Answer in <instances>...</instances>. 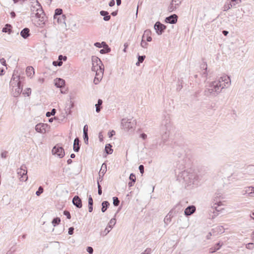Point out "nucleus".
Returning <instances> with one entry per match:
<instances>
[{
  "mask_svg": "<svg viewBox=\"0 0 254 254\" xmlns=\"http://www.w3.org/2000/svg\"><path fill=\"white\" fill-rule=\"evenodd\" d=\"M231 84L229 76L223 75L218 80L211 82L205 86L204 95L208 97H214L217 96L224 88H227Z\"/></svg>",
  "mask_w": 254,
  "mask_h": 254,
  "instance_id": "obj_1",
  "label": "nucleus"
},
{
  "mask_svg": "<svg viewBox=\"0 0 254 254\" xmlns=\"http://www.w3.org/2000/svg\"><path fill=\"white\" fill-rule=\"evenodd\" d=\"M177 180L185 186L197 185L198 176L192 170L188 169L180 173Z\"/></svg>",
  "mask_w": 254,
  "mask_h": 254,
  "instance_id": "obj_2",
  "label": "nucleus"
},
{
  "mask_svg": "<svg viewBox=\"0 0 254 254\" xmlns=\"http://www.w3.org/2000/svg\"><path fill=\"white\" fill-rule=\"evenodd\" d=\"M33 0V2H31L32 3L31 6V16L39 18V20L41 21L43 24H44L46 21V17L42 6L37 0Z\"/></svg>",
  "mask_w": 254,
  "mask_h": 254,
  "instance_id": "obj_3",
  "label": "nucleus"
},
{
  "mask_svg": "<svg viewBox=\"0 0 254 254\" xmlns=\"http://www.w3.org/2000/svg\"><path fill=\"white\" fill-rule=\"evenodd\" d=\"M171 128L170 118L168 115L165 116L164 119L162 121L160 128L162 139L164 142H165L168 139Z\"/></svg>",
  "mask_w": 254,
  "mask_h": 254,
  "instance_id": "obj_4",
  "label": "nucleus"
},
{
  "mask_svg": "<svg viewBox=\"0 0 254 254\" xmlns=\"http://www.w3.org/2000/svg\"><path fill=\"white\" fill-rule=\"evenodd\" d=\"M171 128L170 118L168 115L165 116L164 119L162 121L160 128L162 139L164 142H165L168 139Z\"/></svg>",
  "mask_w": 254,
  "mask_h": 254,
  "instance_id": "obj_5",
  "label": "nucleus"
},
{
  "mask_svg": "<svg viewBox=\"0 0 254 254\" xmlns=\"http://www.w3.org/2000/svg\"><path fill=\"white\" fill-rule=\"evenodd\" d=\"M21 82L20 76L14 73L10 82V85L12 87V94L14 97H18L22 91Z\"/></svg>",
  "mask_w": 254,
  "mask_h": 254,
  "instance_id": "obj_6",
  "label": "nucleus"
},
{
  "mask_svg": "<svg viewBox=\"0 0 254 254\" xmlns=\"http://www.w3.org/2000/svg\"><path fill=\"white\" fill-rule=\"evenodd\" d=\"M220 196V195L218 194H216V196H215V198L213 202L214 203V205H217V206H212L211 209L209 211L210 218L211 219H213L216 217L218 214V212L221 210V209H218V207L221 205L222 203L221 201L215 199L218 198Z\"/></svg>",
  "mask_w": 254,
  "mask_h": 254,
  "instance_id": "obj_7",
  "label": "nucleus"
},
{
  "mask_svg": "<svg viewBox=\"0 0 254 254\" xmlns=\"http://www.w3.org/2000/svg\"><path fill=\"white\" fill-rule=\"evenodd\" d=\"M17 174L20 176L21 181H26L28 179L27 167L25 165H22L20 168L17 171Z\"/></svg>",
  "mask_w": 254,
  "mask_h": 254,
  "instance_id": "obj_8",
  "label": "nucleus"
},
{
  "mask_svg": "<svg viewBox=\"0 0 254 254\" xmlns=\"http://www.w3.org/2000/svg\"><path fill=\"white\" fill-rule=\"evenodd\" d=\"M136 123L134 122V121L131 122L129 119H123L122 120L121 126L123 127L128 130L130 129L134 128L135 126Z\"/></svg>",
  "mask_w": 254,
  "mask_h": 254,
  "instance_id": "obj_9",
  "label": "nucleus"
},
{
  "mask_svg": "<svg viewBox=\"0 0 254 254\" xmlns=\"http://www.w3.org/2000/svg\"><path fill=\"white\" fill-rule=\"evenodd\" d=\"M116 223V220L115 218H112L109 223L108 224L107 226L105 229L104 231L101 232V235L102 236H105L107 235L113 228L114 226Z\"/></svg>",
  "mask_w": 254,
  "mask_h": 254,
  "instance_id": "obj_10",
  "label": "nucleus"
},
{
  "mask_svg": "<svg viewBox=\"0 0 254 254\" xmlns=\"http://www.w3.org/2000/svg\"><path fill=\"white\" fill-rule=\"evenodd\" d=\"M183 0H172L167 10L169 12L174 11L182 3Z\"/></svg>",
  "mask_w": 254,
  "mask_h": 254,
  "instance_id": "obj_11",
  "label": "nucleus"
},
{
  "mask_svg": "<svg viewBox=\"0 0 254 254\" xmlns=\"http://www.w3.org/2000/svg\"><path fill=\"white\" fill-rule=\"evenodd\" d=\"M154 28L158 35H161L166 29V26L157 21L155 23Z\"/></svg>",
  "mask_w": 254,
  "mask_h": 254,
  "instance_id": "obj_12",
  "label": "nucleus"
},
{
  "mask_svg": "<svg viewBox=\"0 0 254 254\" xmlns=\"http://www.w3.org/2000/svg\"><path fill=\"white\" fill-rule=\"evenodd\" d=\"M53 154L57 155L60 158H63L64 155V151L63 147L55 146L52 150Z\"/></svg>",
  "mask_w": 254,
  "mask_h": 254,
  "instance_id": "obj_13",
  "label": "nucleus"
},
{
  "mask_svg": "<svg viewBox=\"0 0 254 254\" xmlns=\"http://www.w3.org/2000/svg\"><path fill=\"white\" fill-rule=\"evenodd\" d=\"M48 127V125L46 124L40 123L35 126V130L38 132L45 133L46 132V128Z\"/></svg>",
  "mask_w": 254,
  "mask_h": 254,
  "instance_id": "obj_14",
  "label": "nucleus"
},
{
  "mask_svg": "<svg viewBox=\"0 0 254 254\" xmlns=\"http://www.w3.org/2000/svg\"><path fill=\"white\" fill-rule=\"evenodd\" d=\"M178 16L176 14H173L166 17L165 22L170 24H175L178 20Z\"/></svg>",
  "mask_w": 254,
  "mask_h": 254,
  "instance_id": "obj_15",
  "label": "nucleus"
},
{
  "mask_svg": "<svg viewBox=\"0 0 254 254\" xmlns=\"http://www.w3.org/2000/svg\"><path fill=\"white\" fill-rule=\"evenodd\" d=\"M72 203L73 205L77 208H80L82 207V201L78 195H75L73 197L72 199Z\"/></svg>",
  "mask_w": 254,
  "mask_h": 254,
  "instance_id": "obj_16",
  "label": "nucleus"
},
{
  "mask_svg": "<svg viewBox=\"0 0 254 254\" xmlns=\"http://www.w3.org/2000/svg\"><path fill=\"white\" fill-rule=\"evenodd\" d=\"M195 210L196 208L194 205L189 206L185 210V215L187 216L191 215L195 211Z\"/></svg>",
  "mask_w": 254,
  "mask_h": 254,
  "instance_id": "obj_17",
  "label": "nucleus"
},
{
  "mask_svg": "<svg viewBox=\"0 0 254 254\" xmlns=\"http://www.w3.org/2000/svg\"><path fill=\"white\" fill-rule=\"evenodd\" d=\"M151 31L149 29H147L144 31L142 39H144L146 37V41L147 42H151L152 41V37H151Z\"/></svg>",
  "mask_w": 254,
  "mask_h": 254,
  "instance_id": "obj_18",
  "label": "nucleus"
},
{
  "mask_svg": "<svg viewBox=\"0 0 254 254\" xmlns=\"http://www.w3.org/2000/svg\"><path fill=\"white\" fill-rule=\"evenodd\" d=\"M104 70V66L103 64H102V65H100L99 71H96L95 77H98V79L101 80L103 77Z\"/></svg>",
  "mask_w": 254,
  "mask_h": 254,
  "instance_id": "obj_19",
  "label": "nucleus"
},
{
  "mask_svg": "<svg viewBox=\"0 0 254 254\" xmlns=\"http://www.w3.org/2000/svg\"><path fill=\"white\" fill-rule=\"evenodd\" d=\"M254 187H249L246 188L245 190H244L242 191L243 194H245L248 193L249 195L250 196H254L253 194L254 193Z\"/></svg>",
  "mask_w": 254,
  "mask_h": 254,
  "instance_id": "obj_20",
  "label": "nucleus"
},
{
  "mask_svg": "<svg viewBox=\"0 0 254 254\" xmlns=\"http://www.w3.org/2000/svg\"><path fill=\"white\" fill-rule=\"evenodd\" d=\"M79 143H80L79 139L78 137H76L74 140L73 147V150L76 152H78L80 149V145Z\"/></svg>",
  "mask_w": 254,
  "mask_h": 254,
  "instance_id": "obj_21",
  "label": "nucleus"
},
{
  "mask_svg": "<svg viewBox=\"0 0 254 254\" xmlns=\"http://www.w3.org/2000/svg\"><path fill=\"white\" fill-rule=\"evenodd\" d=\"M55 84L58 88H62L65 84V81L62 78H57L55 80Z\"/></svg>",
  "mask_w": 254,
  "mask_h": 254,
  "instance_id": "obj_22",
  "label": "nucleus"
},
{
  "mask_svg": "<svg viewBox=\"0 0 254 254\" xmlns=\"http://www.w3.org/2000/svg\"><path fill=\"white\" fill-rule=\"evenodd\" d=\"M30 30L28 28H25L20 32V35L24 39L27 38L30 36Z\"/></svg>",
  "mask_w": 254,
  "mask_h": 254,
  "instance_id": "obj_23",
  "label": "nucleus"
},
{
  "mask_svg": "<svg viewBox=\"0 0 254 254\" xmlns=\"http://www.w3.org/2000/svg\"><path fill=\"white\" fill-rule=\"evenodd\" d=\"M103 47L104 49H101L100 51V53L102 54H104L106 53H108L111 51V49L109 47V46L107 45L106 42H102Z\"/></svg>",
  "mask_w": 254,
  "mask_h": 254,
  "instance_id": "obj_24",
  "label": "nucleus"
},
{
  "mask_svg": "<svg viewBox=\"0 0 254 254\" xmlns=\"http://www.w3.org/2000/svg\"><path fill=\"white\" fill-rule=\"evenodd\" d=\"M101 15L104 16L103 19L105 21H109L111 19V16L109 14V12L107 11L101 10L100 12Z\"/></svg>",
  "mask_w": 254,
  "mask_h": 254,
  "instance_id": "obj_25",
  "label": "nucleus"
},
{
  "mask_svg": "<svg viewBox=\"0 0 254 254\" xmlns=\"http://www.w3.org/2000/svg\"><path fill=\"white\" fill-rule=\"evenodd\" d=\"M92 64L99 65V68H100V65H102V64H103L102 63V61L100 60V59H99L97 57H92Z\"/></svg>",
  "mask_w": 254,
  "mask_h": 254,
  "instance_id": "obj_26",
  "label": "nucleus"
},
{
  "mask_svg": "<svg viewBox=\"0 0 254 254\" xmlns=\"http://www.w3.org/2000/svg\"><path fill=\"white\" fill-rule=\"evenodd\" d=\"M26 73L28 76H32L34 74V69L32 66H28L26 69Z\"/></svg>",
  "mask_w": 254,
  "mask_h": 254,
  "instance_id": "obj_27",
  "label": "nucleus"
},
{
  "mask_svg": "<svg viewBox=\"0 0 254 254\" xmlns=\"http://www.w3.org/2000/svg\"><path fill=\"white\" fill-rule=\"evenodd\" d=\"M173 217L172 212L170 211L169 213L164 218V221L165 224L168 225L171 221V218Z\"/></svg>",
  "mask_w": 254,
  "mask_h": 254,
  "instance_id": "obj_28",
  "label": "nucleus"
},
{
  "mask_svg": "<svg viewBox=\"0 0 254 254\" xmlns=\"http://www.w3.org/2000/svg\"><path fill=\"white\" fill-rule=\"evenodd\" d=\"M221 246L222 244H221L220 242L217 243L213 247H212L210 249L209 252L210 253H213L216 252V251L218 250L221 248Z\"/></svg>",
  "mask_w": 254,
  "mask_h": 254,
  "instance_id": "obj_29",
  "label": "nucleus"
},
{
  "mask_svg": "<svg viewBox=\"0 0 254 254\" xmlns=\"http://www.w3.org/2000/svg\"><path fill=\"white\" fill-rule=\"evenodd\" d=\"M106 171H107L106 164L103 163V164H102L101 169L99 172V176H101V175H102V176H103L105 174V173L106 172Z\"/></svg>",
  "mask_w": 254,
  "mask_h": 254,
  "instance_id": "obj_30",
  "label": "nucleus"
},
{
  "mask_svg": "<svg viewBox=\"0 0 254 254\" xmlns=\"http://www.w3.org/2000/svg\"><path fill=\"white\" fill-rule=\"evenodd\" d=\"M12 26L9 24H6L5 27L2 28V31L4 33H8L9 34L11 32Z\"/></svg>",
  "mask_w": 254,
  "mask_h": 254,
  "instance_id": "obj_31",
  "label": "nucleus"
},
{
  "mask_svg": "<svg viewBox=\"0 0 254 254\" xmlns=\"http://www.w3.org/2000/svg\"><path fill=\"white\" fill-rule=\"evenodd\" d=\"M110 205V203L107 201H104L102 203V208H101V211L102 212H105L107 208H108L109 206Z\"/></svg>",
  "mask_w": 254,
  "mask_h": 254,
  "instance_id": "obj_32",
  "label": "nucleus"
},
{
  "mask_svg": "<svg viewBox=\"0 0 254 254\" xmlns=\"http://www.w3.org/2000/svg\"><path fill=\"white\" fill-rule=\"evenodd\" d=\"M103 103V101L101 99H98L97 104L95 105L96 106V111L97 113L100 112L101 109H102V105Z\"/></svg>",
  "mask_w": 254,
  "mask_h": 254,
  "instance_id": "obj_33",
  "label": "nucleus"
},
{
  "mask_svg": "<svg viewBox=\"0 0 254 254\" xmlns=\"http://www.w3.org/2000/svg\"><path fill=\"white\" fill-rule=\"evenodd\" d=\"M201 68H203L204 71L202 72V76L204 77H206L207 75V64L206 63H203L201 65Z\"/></svg>",
  "mask_w": 254,
  "mask_h": 254,
  "instance_id": "obj_34",
  "label": "nucleus"
},
{
  "mask_svg": "<svg viewBox=\"0 0 254 254\" xmlns=\"http://www.w3.org/2000/svg\"><path fill=\"white\" fill-rule=\"evenodd\" d=\"M105 150L107 154H111L113 153V150L112 149V145L110 144H107L105 146Z\"/></svg>",
  "mask_w": 254,
  "mask_h": 254,
  "instance_id": "obj_35",
  "label": "nucleus"
},
{
  "mask_svg": "<svg viewBox=\"0 0 254 254\" xmlns=\"http://www.w3.org/2000/svg\"><path fill=\"white\" fill-rule=\"evenodd\" d=\"M65 15H62L61 16H59L56 18V19L57 20L58 23L59 24L65 23Z\"/></svg>",
  "mask_w": 254,
  "mask_h": 254,
  "instance_id": "obj_36",
  "label": "nucleus"
},
{
  "mask_svg": "<svg viewBox=\"0 0 254 254\" xmlns=\"http://www.w3.org/2000/svg\"><path fill=\"white\" fill-rule=\"evenodd\" d=\"M63 10L61 8H57L55 10L54 19L56 20L58 16L62 15Z\"/></svg>",
  "mask_w": 254,
  "mask_h": 254,
  "instance_id": "obj_37",
  "label": "nucleus"
},
{
  "mask_svg": "<svg viewBox=\"0 0 254 254\" xmlns=\"http://www.w3.org/2000/svg\"><path fill=\"white\" fill-rule=\"evenodd\" d=\"M232 7H233V5H232V4H231V2H230L229 1H227L224 5L223 10L227 11Z\"/></svg>",
  "mask_w": 254,
  "mask_h": 254,
  "instance_id": "obj_38",
  "label": "nucleus"
},
{
  "mask_svg": "<svg viewBox=\"0 0 254 254\" xmlns=\"http://www.w3.org/2000/svg\"><path fill=\"white\" fill-rule=\"evenodd\" d=\"M60 222L61 219L59 217H56L53 219L52 223L54 226H56L57 225H58Z\"/></svg>",
  "mask_w": 254,
  "mask_h": 254,
  "instance_id": "obj_39",
  "label": "nucleus"
},
{
  "mask_svg": "<svg viewBox=\"0 0 254 254\" xmlns=\"http://www.w3.org/2000/svg\"><path fill=\"white\" fill-rule=\"evenodd\" d=\"M145 58V56H138V62L136 64L137 65H139V63H141L143 62Z\"/></svg>",
  "mask_w": 254,
  "mask_h": 254,
  "instance_id": "obj_40",
  "label": "nucleus"
},
{
  "mask_svg": "<svg viewBox=\"0 0 254 254\" xmlns=\"http://www.w3.org/2000/svg\"><path fill=\"white\" fill-rule=\"evenodd\" d=\"M113 200L114 205L115 206H118L120 204V200L119 198L116 196H114L113 198Z\"/></svg>",
  "mask_w": 254,
  "mask_h": 254,
  "instance_id": "obj_41",
  "label": "nucleus"
},
{
  "mask_svg": "<svg viewBox=\"0 0 254 254\" xmlns=\"http://www.w3.org/2000/svg\"><path fill=\"white\" fill-rule=\"evenodd\" d=\"M56 113V110L55 109H53L51 112H48L46 113V116L48 117H50L51 116H54Z\"/></svg>",
  "mask_w": 254,
  "mask_h": 254,
  "instance_id": "obj_42",
  "label": "nucleus"
},
{
  "mask_svg": "<svg viewBox=\"0 0 254 254\" xmlns=\"http://www.w3.org/2000/svg\"><path fill=\"white\" fill-rule=\"evenodd\" d=\"M44 191V189L42 187L40 186L38 188V190L36 192V194L37 196H40Z\"/></svg>",
  "mask_w": 254,
  "mask_h": 254,
  "instance_id": "obj_43",
  "label": "nucleus"
},
{
  "mask_svg": "<svg viewBox=\"0 0 254 254\" xmlns=\"http://www.w3.org/2000/svg\"><path fill=\"white\" fill-rule=\"evenodd\" d=\"M129 180L131 181V182H132L133 183H134L136 181L135 175L133 173L130 174L129 176Z\"/></svg>",
  "mask_w": 254,
  "mask_h": 254,
  "instance_id": "obj_44",
  "label": "nucleus"
},
{
  "mask_svg": "<svg viewBox=\"0 0 254 254\" xmlns=\"http://www.w3.org/2000/svg\"><path fill=\"white\" fill-rule=\"evenodd\" d=\"M97 184H98V193L99 195H101L102 193V187L101 185L99 184V180H98L97 181Z\"/></svg>",
  "mask_w": 254,
  "mask_h": 254,
  "instance_id": "obj_45",
  "label": "nucleus"
},
{
  "mask_svg": "<svg viewBox=\"0 0 254 254\" xmlns=\"http://www.w3.org/2000/svg\"><path fill=\"white\" fill-rule=\"evenodd\" d=\"M53 64L54 66H60L63 64V62L59 61V60H58L57 61H54L53 62Z\"/></svg>",
  "mask_w": 254,
  "mask_h": 254,
  "instance_id": "obj_46",
  "label": "nucleus"
},
{
  "mask_svg": "<svg viewBox=\"0 0 254 254\" xmlns=\"http://www.w3.org/2000/svg\"><path fill=\"white\" fill-rule=\"evenodd\" d=\"M254 244L253 243H249L247 244L246 246V247L248 249L252 250L254 248Z\"/></svg>",
  "mask_w": 254,
  "mask_h": 254,
  "instance_id": "obj_47",
  "label": "nucleus"
},
{
  "mask_svg": "<svg viewBox=\"0 0 254 254\" xmlns=\"http://www.w3.org/2000/svg\"><path fill=\"white\" fill-rule=\"evenodd\" d=\"M67 60V57L65 56H63L62 55H60L58 57V60L61 62L65 61Z\"/></svg>",
  "mask_w": 254,
  "mask_h": 254,
  "instance_id": "obj_48",
  "label": "nucleus"
},
{
  "mask_svg": "<svg viewBox=\"0 0 254 254\" xmlns=\"http://www.w3.org/2000/svg\"><path fill=\"white\" fill-rule=\"evenodd\" d=\"M140 45L142 47V48H147V46L148 45V44L147 42H146L144 40V39H142V40H141V44H140Z\"/></svg>",
  "mask_w": 254,
  "mask_h": 254,
  "instance_id": "obj_49",
  "label": "nucleus"
},
{
  "mask_svg": "<svg viewBox=\"0 0 254 254\" xmlns=\"http://www.w3.org/2000/svg\"><path fill=\"white\" fill-rule=\"evenodd\" d=\"M241 0H231V4H232L233 6H235L237 4H239L241 2Z\"/></svg>",
  "mask_w": 254,
  "mask_h": 254,
  "instance_id": "obj_50",
  "label": "nucleus"
},
{
  "mask_svg": "<svg viewBox=\"0 0 254 254\" xmlns=\"http://www.w3.org/2000/svg\"><path fill=\"white\" fill-rule=\"evenodd\" d=\"M92 70L93 71H99V65H93L92 64V68H91Z\"/></svg>",
  "mask_w": 254,
  "mask_h": 254,
  "instance_id": "obj_51",
  "label": "nucleus"
},
{
  "mask_svg": "<svg viewBox=\"0 0 254 254\" xmlns=\"http://www.w3.org/2000/svg\"><path fill=\"white\" fill-rule=\"evenodd\" d=\"M83 139L85 144L88 143V134H83Z\"/></svg>",
  "mask_w": 254,
  "mask_h": 254,
  "instance_id": "obj_52",
  "label": "nucleus"
},
{
  "mask_svg": "<svg viewBox=\"0 0 254 254\" xmlns=\"http://www.w3.org/2000/svg\"><path fill=\"white\" fill-rule=\"evenodd\" d=\"M64 214L66 216L67 219H69L71 218V215L69 211L64 210Z\"/></svg>",
  "mask_w": 254,
  "mask_h": 254,
  "instance_id": "obj_53",
  "label": "nucleus"
},
{
  "mask_svg": "<svg viewBox=\"0 0 254 254\" xmlns=\"http://www.w3.org/2000/svg\"><path fill=\"white\" fill-rule=\"evenodd\" d=\"M31 93V89L30 88H27L26 91H24L23 92V94L24 95H26L27 96H28Z\"/></svg>",
  "mask_w": 254,
  "mask_h": 254,
  "instance_id": "obj_54",
  "label": "nucleus"
},
{
  "mask_svg": "<svg viewBox=\"0 0 254 254\" xmlns=\"http://www.w3.org/2000/svg\"><path fill=\"white\" fill-rule=\"evenodd\" d=\"M88 205H93V199L91 197V196L90 195L89 196V197H88Z\"/></svg>",
  "mask_w": 254,
  "mask_h": 254,
  "instance_id": "obj_55",
  "label": "nucleus"
},
{
  "mask_svg": "<svg viewBox=\"0 0 254 254\" xmlns=\"http://www.w3.org/2000/svg\"><path fill=\"white\" fill-rule=\"evenodd\" d=\"M86 250L89 254H92L93 253V249L91 247H88Z\"/></svg>",
  "mask_w": 254,
  "mask_h": 254,
  "instance_id": "obj_56",
  "label": "nucleus"
},
{
  "mask_svg": "<svg viewBox=\"0 0 254 254\" xmlns=\"http://www.w3.org/2000/svg\"><path fill=\"white\" fill-rule=\"evenodd\" d=\"M0 63L3 66H6V61L4 58H2L0 59Z\"/></svg>",
  "mask_w": 254,
  "mask_h": 254,
  "instance_id": "obj_57",
  "label": "nucleus"
},
{
  "mask_svg": "<svg viewBox=\"0 0 254 254\" xmlns=\"http://www.w3.org/2000/svg\"><path fill=\"white\" fill-rule=\"evenodd\" d=\"M139 170L141 174L144 173V166L143 165H140L138 167Z\"/></svg>",
  "mask_w": 254,
  "mask_h": 254,
  "instance_id": "obj_58",
  "label": "nucleus"
},
{
  "mask_svg": "<svg viewBox=\"0 0 254 254\" xmlns=\"http://www.w3.org/2000/svg\"><path fill=\"white\" fill-rule=\"evenodd\" d=\"M73 232H74V228L72 227H70L68 229V234L70 235H71L73 234Z\"/></svg>",
  "mask_w": 254,
  "mask_h": 254,
  "instance_id": "obj_59",
  "label": "nucleus"
},
{
  "mask_svg": "<svg viewBox=\"0 0 254 254\" xmlns=\"http://www.w3.org/2000/svg\"><path fill=\"white\" fill-rule=\"evenodd\" d=\"M94 46L97 48H100L103 47L102 42L101 43L99 42H96L94 43Z\"/></svg>",
  "mask_w": 254,
  "mask_h": 254,
  "instance_id": "obj_60",
  "label": "nucleus"
},
{
  "mask_svg": "<svg viewBox=\"0 0 254 254\" xmlns=\"http://www.w3.org/2000/svg\"><path fill=\"white\" fill-rule=\"evenodd\" d=\"M83 134H88V126L87 125L83 127Z\"/></svg>",
  "mask_w": 254,
  "mask_h": 254,
  "instance_id": "obj_61",
  "label": "nucleus"
},
{
  "mask_svg": "<svg viewBox=\"0 0 254 254\" xmlns=\"http://www.w3.org/2000/svg\"><path fill=\"white\" fill-rule=\"evenodd\" d=\"M115 134V131L114 130L108 132L109 137L111 138Z\"/></svg>",
  "mask_w": 254,
  "mask_h": 254,
  "instance_id": "obj_62",
  "label": "nucleus"
},
{
  "mask_svg": "<svg viewBox=\"0 0 254 254\" xmlns=\"http://www.w3.org/2000/svg\"><path fill=\"white\" fill-rule=\"evenodd\" d=\"M7 152L4 151L1 153V157L3 158H6L7 157Z\"/></svg>",
  "mask_w": 254,
  "mask_h": 254,
  "instance_id": "obj_63",
  "label": "nucleus"
},
{
  "mask_svg": "<svg viewBox=\"0 0 254 254\" xmlns=\"http://www.w3.org/2000/svg\"><path fill=\"white\" fill-rule=\"evenodd\" d=\"M101 80L98 79V77H95L94 79V83L95 84H98Z\"/></svg>",
  "mask_w": 254,
  "mask_h": 254,
  "instance_id": "obj_64",
  "label": "nucleus"
}]
</instances>
